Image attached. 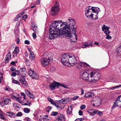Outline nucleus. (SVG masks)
Returning a JSON list of instances; mask_svg holds the SVG:
<instances>
[{
	"instance_id": "2f4dec72",
	"label": "nucleus",
	"mask_w": 121,
	"mask_h": 121,
	"mask_svg": "<svg viewBox=\"0 0 121 121\" xmlns=\"http://www.w3.org/2000/svg\"><path fill=\"white\" fill-rule=\"evenodd\" d=\"M96 114H98L101 117L103 115V112H102L100 111H98V110H96Z\"/></svg>"
},
{
	"instance_id": "f8f14e48",
	"label": "nucleus",
	"mask_w": 121,
	"mask_h": 121,
	"mask_svg": "<svg viewBox=\"0 0 121 121\" xmlns=\"http://www.w3.org/2000/svg\"><path fill=\"white\" fill-rule=\"evenodd\" d=\"M3 99L4 100V101H3L0 102V104L2 107L8 104L7 97L4 96L3 97Z\"/></svg>"
},
{
	"instance_id": "58836bf2",
	"label": "nucleus",
	"mask_w": 121,
	"mask_h": 121,
	"mask_svg": "<svg viewBox=\"0 0 121 121\" xmlns=\"http://www.w3.org/2000/svg\"><path fill=\"white\" fill-rule=\"evenodd\" d=\"M22 113L21 112H19L17 113L16 115V117H21L22 116Z\"/></svg>"
},
{
	"instance_id": "423d86ee",
	"label": "nucleus",
	"mask_w": 121,
	"mask_h": 121,
	"mask_svg": "<svg viewBox=\"0 0 121 121\" xmlns=\"http://www.w3.org/2000/svg\"><path fill=\"white\" fill-rule=\"evenodd\" d=\"M95 7L88 6L87 8V10L85 11V13L87 17H91L92 18H93L92 17V13L94 10Z\"/></svg>"
},
{
	"instance_id": "f257e3e1",
	"label": "nucleus",
	"mask_w": 121,
	"mask_h": 121,
	"mask_svg": "<svg viewBox=\"0 0 121 121\" xmlns=\"http://www.w3.org/2000/svg\"><path fill=\"white\" fill-rule=\"evenodd\" d=\"M76 24L75 20L71 17L67 20L66 22H62V20L55 21L50 26L49 39H52L58 36L64 35L66 38L70 39L71 42H76L77 37L75 34Z\"/></svg>"
},
{
	"instance_id": "69168bd1",
	"label": "nucleus",
	"mask_w": 121,
	"mask_h": 121,
	"mask_svg": "<svg viewBox=\"0 0 121 121\" xmlns=\"http://www.w3.org/2000/svg\"><path fill=\"white\" fill-rule=\"evenodd\" d=\"M28 51H29L30 52V54H32L33 53V52L30 50V48H28Z\"/></svg>"
},
{
	"instance_id": "052dcab7",
	"label": "nucleus",
	"mask_w": 121,
	"mask_h": 121,
	"mask_svg": "<svg viewBox=\"0 0 121 121\" xmlns=\"http://www.w3.org/2000/svg\"><path fill=\"white\" fill-rule=\"evenodd\" d=\"M78 113L79 115H82L83 112L81 110H80L79 111Z\"/></svg>"
},
{
	"instance_id": "c9c22d12",
	"label": "nucleus",
	"mask_w": 121,
	"mask_h": 121,
	"mask_svg": "<svg viewBox=\"0 0 121 121\" xmlns=\"http://www.w3.org/2000/svg\"><path fill=\"white\" fill-rule=\"evenodd\" d=\"M25 93L27 95L29 96L31 94L30 92L28 90H25Z\"/></svg>"
},
{
	"instance_id": "603ef678",
	"label": "nucleus",
	"mask_w": 121,
	"mask_h": 121,
	"mask_svg": "<svg viewBox=\"0 0 121 121\" xmlns=\"http://www.w3.org/2000/svg\"><path fill=\"white\" fill-rule=\"evenodd\" d=\"M49 117H44V120H42V121H48Z\"/></svg>"
},
{
	"instance_id": "1a4fd4ad",
	"label": "nucleus",
	"mask_w": 121,
	"mask_h": 121,
	"mask_svg": "<svg viewBox=\"0 0 121 121\" xmlns=\"http://www.w3.org/2000/svg\"><path fill=\"white\" fill-rule=\"evenodd\" d=\"M28 74L33 79H38V76L36 73L31 69L30 70L28 71Z\"/></svg>"
},
{
	"instance_id": "a878e982",
	"label": "nucleus",
	"mask_w": 121,
	"mask_h": 121,
	"mask_svg": "<svg viewBox=\"0 0 121 121\" xmlns=\"http://www.w3.org/2000/svg\"><path fill=\"white\" fill-rule=\"evenodd\" d=\"M76 63V64H75V65H76L77 67L79 68L82 65V62L80 61H77Z\"/></svg>"
},
{
	"instance_id": "680f3d73",
	"label": "nucleus",
	"mask_w": 121,
	"mask_h": 121,
	"mask_svg": "<svg viewBox=\"0 0 121 121\" xmlns=\"http://www.w3.org/2000/svg\"><path fill=\"white\" fill-rule=\"evenodd\" d=\"M41 0H37L36 1V4H39L40 3Z\"/></svg>"
},
{
	"instance_id": "412c9836",
	"label": "nucleus",
	"mask_w": 121,
	"mask_h": 121,
	"mask_svg": "<svg viewBox=\"0 0 121 121\" xmlns=\"http://www.w3.org/2000/svg\"><path fill=\"white\" fill-rule=\"evenodd\" d=\"M73 108L71 106L67 108L66 112L67 113L68 115L70 114L72 112Z\"/></svg>"
},
{
	"instance_id": "f03ea898",
	"label": "nucleus",
	"mask_w": 121,
	"mask_h": 121,
	"mask_svg": "<svg viewBox=\"0 0 121 121\" xmlns=\"http://www.w3.org/2000/svg\"><path fill=\"white\" fill-rule=\"evenodd\" d=\"M74 57L72 55V54H64L61 58V62L64 65H68V62L73 64V63L74 61H71V60H74Z\"/></svg>"
},
{
	"instance_id": "393cba45",
	"label": "nucleus",
	"mask_w": 121,
	"mask_h": 121,
	"mask_svg": "<svg viewBox=\"0 0 121 121\" xmlns=\"http://www.w3.org/2000/svg\"><path fill=\"white\" fill-rule=\"evenodd\" d=\"M72 55L74 57V58H75V59H74V60H73L71 59V61H74V63L73 62V64H71L70 63H69V62L68 63V66H69V65H70L71 66H73V65H75V64H76V62L77 61V60H76V59L75 57L74 56V55H73V54H72Z\"/></svg>"
},
{
	"instance_id": "c756f323",
	"label": "nucleus",
	"mask_w": 121,
	"mask_h": 121,
	"mask_svg": "<svg viewBox=\"0 0 121 121\" xmlns=\"http://www.w3.org/2000/svg\"><path fill=\"white\" fill-rule=\"evenodd\" d=\"M63 104H66L68 102L70 101V100H69L68 98H64L63 99Z\"/></svg>"
},
{
	"instance_id": "774afa93",
	"label": "nucleus",
	"mask_w": 121,
	"mask_h": 121,
	"mask_svg": "<svg viewBox=\"0 0 121 121\" xmlns=\"http://www.w3.org/2000/svg\"><path fill=\"white\" fill-rule=\"evenodd\" d=\"M15 72L16 73V75L18 74L19 73H20V70L19 71L18 70H16Z\"/></svg>"
},
{
	"instance_id": "37998d69",
	"label": "nucleus",
	"mask_w": 121,
	"mask_h": 121,
	"mask_svg": "<svg viewBox=\"0 0 121 121\" xmlns=\"http://www.w3.org/2000/svg\"><path fill=\"white\" fill-rule=\"evenodd\" d=\"M32 29L35 32L37 33L38 32V29L37 27V28H32Z\"/></svg>"
},
{
	"instance_id": "c03bdc74",
	"label": "nucleus",
	"mask_w": 121,
	"mask_h": 121,
	"mask_svg": "<svg viewBox=\"0 0 121 121\" xmlns=\"http://www.w3.org/2000/svg\"><path fill=\"white\" fill-rule=\"evenodd\" d=\"M17 63V61H12L11 62L10 64L11 65L15 66V64Z\"/></svg>"
},
{
	"instance_id": "b1692460",
	"label": "nucleus",
	"mask_w": 121,
	"mask_h": 121,
	"mask_svg": "<svg viewBox=\"0 0 121 121\" xmlns=\"http://www.w3.org/2000/svg\"><path fill=\"white\" fill-rule=\"evenodd\" d=\"M93 111L92 112H91L89 111H88L87 112H88L91 116H94L96 114V110L94 109Z\"/></svg>"
},
{
	"instance_id": "4468645a",
	"label": "nucleus",
	"mask_w": 121,
	"mask_h": 121,
	"mask_svg": "<svg viewBox=\"0 0 121 121\" xmlns=\"http://www.w3.org/2000/svg\"><path fill=\"white\" fill-rule=\"evenodd\" d=\"M19 52V48L18 47H17L15 48V49L13 52V56H16L17 53Z\"/></svg>"
},
{
	"instance_id": "864d4df0",
	"label": "nucleus",
	"mask_w": 121,
	"mask_h": 121,
	"mask_svg": "<svg viewBox=\"0 0 121 121\" xmlns=\"http://www.w3.org/2000/svg\"><path fill=\"white\" fill-rule=\"evenodd\" d=\"M79 96H76L73 97V100H74L78 98Z\"/></svg>"
},
{
	"instance_id": "bf43d9fd",
	"label": "nucleus",
	"mask_w": 121,
	"mask_h": 121,
	"mask_svg": "<svg viewBox=\"0 0 121 121\" xmlns=\"http://www.w3.org/2000/svg\"><path fill=\"white\" fill-rule=\"evenodd\" d=\"M63 99H62L61 100H58V101L60 103L63 104Z\"/></svg>"
},
{
	"instance_id": "5fc2aeb1",
	"label": "nucleus",
	"mask_w": 121,
	"mask_h": 121,
	"mask_svg": "<svg viewBox=\"0 0 121 121\" xmlns=\"http://www.w3.org/2000/svg\"><path fill=\"white\" fill-rule=\"evenodd\" d=\"M32 36L34 39H35L36 38V35L35 33H34L32 34Z\"/></svg>"
},
{
	"instance_id": "8fccbe9b",
	"label": "nucleus",
	"mask_w": 121,
	"mask_h": 121,
	"mask_svg": "<svg viewBox=\"0 0 121 121\" xmlns=\"http://www.w3.org/2000/svg\"><path fill=\"white\" fill-rule=\"evenodd\" d=\"M17 44L19 43V42H20L19 39L18 38H16L15 40Z\"/></svg>"
},
{
	"instance_id": "5701e85b",
	"label": "nucleus",
	"mask_w": 121,
	"mask_h": 121,
	"mask_svg": "<svg viewBox=\"0 0 121 121\" xmlns=\"http://www.w3.org/2000/svg\"><path fill=\"white\" fill-rule=\"evenodd\" d=\"M118 102H116L115 101L112 107V110H114L116 107H119L118 104Z\"/></svg>"
},
{
	"instance_id": "39448f33",
	"label": "nucleus",
	"mask_w": 121,
	"mask_h": 121,
	"mask_svg": "<svg viewBox=\"0 0 121 121\" xmlns=\"http://www.w3.org/2000/svg\"><path fill=\"white\" fill-rule=\"evenodd\" d=\"M60 86L65 87V86H64L63 84L56 81H54V82L52 83L49 85V87L51 90H55L56 87L57 88H59Z\"/></svg>"
},
{
	"instance_id": "473e14b6",
	"label": "nucleus",
	"mask_w": 121,
	"mask_h": 121,
	"mask_svg": "<svg viewBox=\"0 0 121 121\" xmlns=\"http://www.w3.org/2000/svg\"><path fill=\"white\" fill-rule=\"evenodd\" d=\"M30 109L26 108H24L23 111L25 113H27L30 112Z\"/></svg>"
},
{
	"instance_id": "9b49d317",
	"label": "nucleus",
	"mask_w": 121,
	"mask_h": 121,
	"mask_svg": "<svg viewBox=\"0 0 121 121\" xmlns=\"http://www.w3.org/2000/svg\"><path fill=\"white\" fill-rule=\"evenodd\" d=\"M96 75L93 79H91L90 82H95L97 81L99 79L100 75L98 72H97L95 74Z\"/></svg>"
},
{
	"instance_id": "dca6fc26",
	"label": "nucleus",
	"mask_w": 121,
	"mask_h": 121,
	"mask_svg": "<svg viewBox=\"0 0 121 121\" xmlns=\"http://www.w3.org/2000/svg\"><path fill=\"white\" fill-rule=\"evenodd\" d=\"M116 52L117 53V56L119 57L121 56V45H120L116 50Z\"/></svg>"
},
{
	"instance_id": "3c124183",
	"label": "nucleus",
	"mask_w": 121,
	"mask_h": 121,
	"mask_svg": "<svg viewBox=\"0 0 121 121\" xmlns=\"http://www.w3.org/2000/svg\"><path fill=\"white\" fill-rule=\"evenodd\" d=\"M16 69V68L14 67H12L10 68V70L11 71H14Z\"/></svg>"
},
{
	"instance_id": "aec40b11",
	"label": "nucleus",
	"mask_w": 121,
	"mask_h": 121,
	"mask_svg": "<svg viewBox=\"0 0 121 121\" xmlns=\"http://www.w3.org/2000/svg\"><path fill=\"white\" fill-rule=\"evenodd\" d=\"M85 95V97L86 98L92 97L94 96V94L91 92L88 93H86Z\"/></svg>"
},
{
	"instance_id": "4be33fe9",
	"label": "nucleus",
	"mask_w": 121,
	"mask_h": 121,
	"mask_svg": "<svg viewBox=\"0 0 121 121\" xmlns=\"http://www.w3.org/2000/svg\"><path fill=\"white\" fill-rule=\"evenodd\" d=\"M8 116L12 117H16V115L15 114L12 112H8Z\"/></svg>"
},
{
	"instance_id": "a211bd4d",
	"label": "nucleus",
	"mask_w": 121,
	"mask_h": 121,
	"mask_svg": "<svg viewBox=\"0 0 121 121\" xmlns=\"http://www.w3.org/2000/svg\"><path fill=\"white\" fill-rule=\"evenodd\" d=\"M102 29L103 31H104V33L105 34H106L108 32H110V31H109L108 28H107V26H106L104 24L103 25V27H102Z\"/></svg>"
},
{
	"instance_id": "7c9ffc66",
	"label": "nucleus",
	"mask_w": 121,
	"mask_h": 121,
	"mask_svg": "<svg viewBox=\"0 0 121 121\" xmlns=\"http://www.w3.org/2000/svg\"><path fill=\"white\" fill-rule=\"evenodd\" d=\"M18 104L17 103H15L13 104V106L15 107V108L16 109L18 110L19 109V107L18 106Z\"/></svg>"
},
{
	"instance_id": "6e6d98bb",
	"label": "nucleus",
	"mask_w": 121,
	"mask_h": 121,
	"mask_svg": "<svg viewBox=\"0 0 121 121\" xmlns=\"http://www.w3.org/2000/svg\"><path fill=\"white\" fill-rule=\"evenodd\" d=\"M25 120L26 121H31V119L28 117H26L25 118Z\"/></svg>"
},
{
	"instance_id": "c85d7f7f",
	"label": "nucleus",
	"mask_w": 121,
	"mask_h": 121,
	"mask_svg": "<svg viewBox=\"0 0 121 121\" xmlns=\"http://www.w3.org/2000/svg\"><path fill=\"white\" fill-rule=\"evenodd\" d=\"M29 58L31 60H33L35 58V56L34 53L32 54H30L29 55Z\"/></svg>"
},
{
	"instance_id": "72a5a7b5",
	"label": "nucleus",
	"mask_w": 121,
	"mask_h": 121,
	"mask_svg": "<svg viewBox=\"0 0 121 121\" xmlns=\"http://www.w3.org/2000/svg\"><path fill=\"white\" fill-rule=\"evenodd\" d=\"M121 97V95H119L118 97H117L115 100V101L116 102H118V103L119 102H121V100L120 99V98Z\"/></svg>"
},
{
	"instance_id": "49530a36",
	"label": "nucleus",
	"mask_w": 121,
	"mask_h": 121,
	"mask_svg": "<svg viewBox=\"0 0 121 121\" xmlns=\"http://www.w3.org/2000/svg\"><path fill=\"white\" fill-rule=\"evenodd\" d=\"M31 104V103L29 102L28 101H27V102L26 103L24 104V105H28L29 106H30V104Z\"/></svg>"
},
{
	"instance_id": "20e7f679",
	"label": "nucleus",
	"mask_w": 121,
	"mask_h": 121,
	"mask_svg": "<svg viewBox=\"0 0 121 121\" xmlns=\"http://www.w3.org/2000/svg\"><path fill=\"white\" fill-rule=\"evenodd\" d=\"M51 13L52 16L57 14L60 10L59 3L56 2L55 5L52 6L51 8Z\"/></svg>"
},
{
	"instance_id": "e2e57ef3",
	"label": "nucleus",
	"mask_w": 121,
	"mask_h": 121,
	"mask_svg": "<svg viewBox=\"0 0 121 121\" xmlns=\"http://www.w3.org/2000/svg\"><path fill=\"white\" fill-rule=\"evenodd\" d=\"M11 75L13 77L15 76L16 75V73L14 71V72H13L12 74Z\"/></svg>"
},
{
	"instance_id": "6e6552de",
	"label": "nucleus",
	"mask_w": 121,
	"mask_h": 121,
	"mask_svg": "<svg viewBox=\"0 0 121 121\" xmlns=\"http://www.w3.org/2000/svg\"><path fill=\"white\" fill-rule=\"evenodd\" d=\"M100 11L98 7H95L94 10L92 14V17L94 16H95V17L93 18L95 20H96L98 19V17L97 15L99 12Z\"/></svg>"
},
{
	"instance_id": "ddd939ff",
	"label": "nucleus",
	"mask_w": 121,
	"mask_h": 121,
	"mask_svg": "<svg viewBox=\"0 0 121 121\" xmlns=\"http://www.w3.org/2000/svg\"><path fill=\"white\" fill-rule=\"evenodd\" d=\"M101 99L100 98L98 97L95 102V104H96V107L99 106L102 103Z\"/></svg>"
},
{
	"instance_id": "ea45409f",
	"label": "nucleus",
	"mask_w": 121,
	"mask_h": 121,
	"mask_svg": "<svg viewBox=\"0 0 121 121\" xmlns=\"http://www.w3.org/2000/svg\"><path fill=\"white\" fill-rule=\"evenodd\" d=\"M84 120L83 118H77L74 121H83Z\"/></svg>"
},
{
	"instance_id": "7ed1b4c3",
	"label": "nucleus",
	"mask_w": 121,
	"mask_h": 121,
	"mask_svg": "<svg viewBox=\"0 0 121 121\" xmlns=\"http://www.w3.org/2000/svg\"><path fill=\"white\" fill-rule=\"evenodd\" d=\"M20 73L21 75L18 76L19 77L18 78V80L23 86H27V82L24 78L27 74L26 69L24 68H21L20 69Z\"/></svg>"
},
{
	"instance_id": "09e8293b",
	"label": "nucleus",
	"mask_w": 121,
	"mask_h": 121,
	"mask_svg": "<svg viewBox=\"0 0 121 121\" xmlns=\"http://www.w3.org/2000/svg\"><path fill=\"white\" fill-rule=\"evenodd\" d=\"M11 54L9 53H8V60H10L11 59Z\"/></svg>"
},
{
	"instance_id": "cd10ccee",
	"label": "nucleus",
	"mask_w": 121,
	"mask_h": 121,
	"mask_svg": "<svg viewBox=\"0 0 121 121\" xmlns=\"http://www.w3.org/2000/svg\"><path fill=\"white\" fill-rule=\"evenodd\" d=\"M0 118L1 119H2L3 120H4L6 119L4 117L3 115V113L2 112L0 109Z\"/></svg>"
},
{
	"instance_id": "a18cd8bd",
	"label": "nucleus",
	"mask_w": 121,
	"mask_h": 121,
	"mask_svg": "<svg viewBox=\"0 0 121 121\" xmlns=\"http://www.w3.org/2000/svg\"><path fill=\"white\" fill-rule=\"evenodd\" d=\"M121 86V85H120L118 86H115L114 87H112L111 88V89L112 90L114 89H116L118 87H120Z\"/></svg>"
},
{
	"instance_id": "4c0bfd02",
	"label": "nucleus",
	"mask_w": 121,
	"mask_h": 121,
	"mask_svg": "<svg viewBox=\"0 0 121 121\" xmlns=\"http://www.w3.org/2000/svg\"><path fill=\"white\" fill-rule=\"evenodd\" d=\"M12 81L14 83L16 84H18V85L20 84V82H18L15 80L13 79Z\"/></svg>"
},
{
	"instance_id": "bb28decb",
	"label": "nucleus",
	"mask_w": 121,
	"mask_h": 121,
	"mask_svg": "<svg viewBox=\"0 0 121 121\" xmlns=\"http://www.w3.org/2000/svg\"><path fill=\"white\" fill-rule=\"evenodd\" d=\"M111 33L110 32H107L106 34H105L106 35V38L107 39H111L112 38V37L111 36H110L109 34Z\"/></svg>"
},
{
	"instance_id": "e433bc0d",
	"label": "nucleus",
	"mask_w": 121,
	"mask_h": 121,
	"mask_svg": "<svg viewBox=\"0 0 121 121\" xmlns=\"http://www.w3.org/2000/svg\"><path fill=\"white\" fill-rule=\"evenodd\" d=\"M21 14L20 13L15 18V21H17V19L19 18H20L21 17Z\"/></svg>"
},
{
	"instance_id": "6ab92c4d",
	"label": "nucleus",
	"mask_w": 121,
	"mask_h": 121,
	"mask_svg": "<svg viewBox=\"0 0 121 121\" xmlns=\"http://www.w3.org/2000/svg\"><path fill=\"white\" fill-rule=\"evenodd\" d=\"M97 72L95 71H93L91 72L90 73V78H91V79H93L94 78V77L96 75H95V73Z\"/></svg>"
},
{
	"instance_id": "338daca9",
	"label": "nucleus",
	"mask_w": 121,
	"mask_h": 121,
	"mask_svg": "<svg viewBox=\"0 0 121 121\" xmlns=\"http://www.w3.org/2000/svg\"><path fill=\"white\" fill-rule=\"evenodd\" d=\"M50 70L52 71H54L55 70V68L53 67H51L50 69Z\"/></svg>"
},
{
	"instance_id": "9d476101",
	"label": "nucleus",
	"mask_w": 121,
	"mask_h": 121,
	"mask_svg": "<svg viewBox=\"0 0 121 121\" xmlns=\"http://www.w3.org/2000/svg\"><path fill=\"white\" fill-rule=\"evenodd\" d=\"M51 60V59L49 57L48 59L43 58L41 59L40 62L42 66H46L48 65L49 61Z\"/></svg>"
},
{
	"instance_id": "a19ab883",
	"label": "nucleus",
	"mask_w": 121,
	"mask_h": 121,
	"mask_svg": "<svg viewBox=\"0 0 121 121\" xmlns=\"http://www.w3.org/2000/svg\"><path fill=\"white\" fill-rule=\"evenodd\" d=\"M29 96L30 98L32 99H34L35 98V96L32 94H31V95Z\"/></svg>"
},
{
	"instance_id": "f3484780",
	"label": "nucleus",
	"mask_w": 121,
	"mask_h": 121,
	"mask_svg": "<svg viewBox=\"0 0 121 121\" xmlns=\"http://www.w3.org/2000/svg\"><path fill=\"white\" fill-rule=\"evenodd\" d=\"M58 121H65V118L63 114L60 115L56 120Z\"/></svg>"
},
{
	"instance_id": "79ce46f5",
	"label": "nucleus",
	"mask_w": 121,
	"mask_h": 121,
	"mask_svg": "<svg viewBox=\"0 0 121 121\" xmlns=\"http://www.w3.org/2000/svg\"><path fill=\"white\" fill-rule=\"evenodd\" d=\"M58 114L57 112H52L51 113V114L52 116H55L57 115Z\"/></svg>"
},
{
	"instance_id": "de8ad7c7",
	"label": "nucleus",
	"mask_w": 121,
	"mask_h": 121,
	"mask_svg": "<svg viewBox=\"0 0 121 121\" xmlns=\"http://www.w3.org/2000/svg\"><path fill=\"white\" fill-rule=\"evenodd\" d=\"M86 106L85 105H82L81 106L80 108L81 109L83 110L85 108Z\"/></svg>"
},
{
	"instance_id": "0e129e2a",
	"label": "nucleus",
	"mask_w": 121,
	"mask_h": 121,
	"mask_svg": "<svg viewBox=\"0 0 121 121\" xmlns=\"http://www.w3.org/2000/svg\"><path fill=\"white\" fill-rule=\"evenodd\" d=\"M27 17V15L25 14L24 16L23 17V19L25 20V19Z\"/></svg>"
},
{
	"instance_id": "0eeeda50",
	"label": "nucleus",
	"mask_w": 121,
	"mask_h": 121,
	"mask_svg": "<svg viewBox=\"0 0 121 121\" xmlns=\"http://www.w3.org/2000/svg\"><path fill=\"white\" fill-rule=\"evenodd\" d=\"M81 77L82 79L85 80H88L90 81L91 79L90 78V77H88L89 74L85 70H83L81 71Z\"/></svg>"
},
{
	"instance_id": "f704fd0d",
	"label": "nucleus",
	"mask_w": 121,
	"mask_h": 121,
	"mask_svg": "<svg viewBox=\"0 0 121 121\" xmlns=\"http://www.w3.org/2000/svg\"><path fill=\"white\" fill-rule=\"evenodd\" d=\"M54 105L57 108H60L61 107L60 104L59 103H55Z\"/></svg>"
},
{
	"instance_id": "4d7b16f0",
	"label": "nucleus",
	"mask_w": 121,
	"mask_h": 121,
	"mask_svg": "<svg viewBox=\"0 0 121 121\" xmlns=\"http://www.w3.org/2000/svg\"><path fill=\"white\" fill-rule=\"evenodd\" d=\"M24 43L25 44H30V42L28 40H26L25 41Z\"/></svg>"
},
{
	"instance_id": "13d9d810",
	"label": "nucleus",
	"mask_w": 121,
	"mask_h": 121,
	"mask_svg": "<svg viewBox=\"0 0 121 121\" xmlns=\"http://www.w3.org/2000/svg\"><path fill=\"white\" fill-rule=\"evenodd\" d=\"M8 53L6 54V57L5 58L6 60L5 61V63H7L8 62Z\"/></svg>"
},
{
	"instance_id": "2eb2a0df",
	"label": "nucleus",
	"mask_w": 121,
	"mask_h": 121,
	"mask_svg": "<svg viewBox=\"0 0 121 121\" xmlns=\"http://www.w3.org/2000/svg\"><path fill=\"white\" fill-rule=\"evenodd\" d=\"M92 42H90L89 43H87L86 44H84L82 46L83 48H86V47L88 48L89 46H91V47L94 46V44L92 43Z\"/></svg>"
}]
</instances>
